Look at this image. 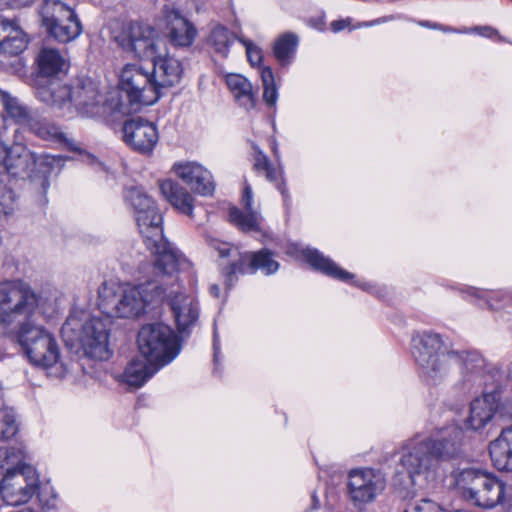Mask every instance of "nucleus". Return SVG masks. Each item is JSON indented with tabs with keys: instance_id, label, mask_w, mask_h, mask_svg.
Listing matches in <instances>:
<instances>
[{
	"instance_id": "4c0bfd02",
	"label": "nucleus",
	"mask_w": 512,
	"mask_h": 512,
	"mask_svg": "<svg viewBox=\"0 0 512 512\" xmlns=\"http://www.w3.org/2000/svg\"><path fill=\"white\" fill-rule=\"evenodd\" d=\"M19 431V421L13 408H0V440L12 439Z\"/></svg>"
},
{
	"instance_id": "39448f33",
	"label": "nucleus",
	"mask_w": 512,
	"mask_h": 512,
	"mask_svg": "<svg viewBox=\"0 0 512 512\" xmlns=\"http://www.w3.org/2000/svg\"><path fill=\"white\" fill-rule=\"evenodd\" d=\"M110 322L83 309H73L61 328L65 345L76 354L104 361L111 356Z\"/></svg>"
},
{
	"instance_id": "f3484780",
	"label": "nucleus",
	"mask_w": 512,
	"mask_h": 512,
	"mask_svg": "<svg viewBox=\"0 0 512 512\" xmlns=\"http://www.w3.org/2000/svg\"><path fill=\"white\" fill-rule=\"evenodd\" d=\"M36 97L63 115H71L72 88L57 79L37 83Z\"/></svg>"
},
{
	"instance_id": "2eb2a0df",
	"label": "nucleus",
	"mask_w": 512,
	"mask_h": 512,
	"mask_svg": "<svg viewBox=\"0 0 512 512\" xmlns=\"http://www.w3.org/2000/svg\"><path fill=\"white\" fill-rule=\"evenodd\" d=\"M122 133L124 143L142 155H151L159 140L156 125L142 117L126 120Z\"/></svg>"
},
{
	"instance_id": "c9c22d12",
	"label": "nucleus",
	"mask_w": 512,
	"mask_h": 512,
	"mask_svg": "<svg viewBox=\"0 0 512 512\" xmlns=\"http://www.w3.org/2000/svg\"><path fill=\"white\" fill-rule=\"evenodd\" d=\"M234 39L235 36L226 27L217 25L211 30L208 43L214 48L216 53L225 57L228 55L229 48Z\"/></svg>"
},
{
	"instance_id": "a211bd4d",
	"label": "nucleus",
	"mask_w": 512,
	"mask_h": 512,
	"mask_svg": "<svg viewBox=\"0 0 512 512\" xmlns=\"http://www.w3.org/2000/svg\"><path fill=\"white\" fill-rule=\"evenodd\" d=\"M177 177L182 179L191 189L202 195L210 196L214 193L215 183L212 174L196 162L177 163L173 166Z\"/></svg>"
},
{
	"instance_id": "864d4df0",
	"label": "nucleus",
	"mask_w": 512,
	"mask_h": 512,
	"mask_svg": "<svg viewBox=\"0 0 512 512\" xmlns=\"http://www.w3.org/2000/svg\"><path fill=\"white\" fill-rule=\"evenodd\" d=\"M297 251V246L296 245H291L288 249V253L289 254H294V252Z\"/></svg>"
},
{
	"instance_id": "79ce46f5",
	"label": "nucleus",
	"mask_w": 512,
	"mask_h": 512,
	"mask_svg": "<svg viewBox=\"0 0 512 512\" xmlns=\"http://www.w3.org/2000/svg\"><path fill=\"white\" fill-rule=\"evenodd\" d=\"M238 40L244 45L248 61L252 66L260 65L263 59L261 49L252 41L238 37Z\"/></svg>"
},
{
	"instance_id": "423d86ee",
	"label": "nucleus",
	"mask_w": 512,
	"mask_h": 512,
	"mask_svg": "<svg viewBox=\"0 0 512 512\" xmlns=\"http://www.w3.org/2000/svg\"><path fill=\"white\" fill-rule=\"evenodd\" d=\"M411 344L413 358L430 385H438L446 380L452 367L462 360L458 352L446 349L438 333L418 332L413 335Z\"/></svg>"
},
{
	"instance_id": "c03bdc74",
	"label": "nucleus",
	"mask_w": 512,
	"mask_h": 512,
	"mask_svg": "<svg viewBox=\"0 0 512 512\" xmlns=\"http://www.w3.org/2000/svg\"><path fill=\"white\" fill-rule=\"evenodd\" d=\"M404 512H446L437 503L423 499L420 503L414 505L411 511L405 510Z\"/></svg>"
},
{
	"instance_id": "a878e982",
	"label": "nucleus",
	"mask_w": 512,
	"mask_h": 512,
	"mask_svg": "<svg viewBox=\"0 0 512 512\" xmlns=\"http://www.w3.org/2000/svg\"><path fill=\"white\" fill-rule=\"evenodd\" d=\"M214 247L219 252V256L222 258L230 256L232 252H235L238 254V259L234 260L229 266V271L227 274L229 282L233 281V278L236 274H253V273H255L254 267H252L254 253H251V252L239 253L237 249H232L226 243L216 242Z\"/></svg>"
},
{
	"instance_id": "5701e85b",
	"label": "nucleus",
	"mask_w": 512,
	"mask_h": 512,
	"mask_svg": "<svg viewBox=\"0 0 512 512\" xmlns=\"http://www.w3.org/2000/svg\"><path fill=\"white\" fill-rule=\"evenodd\" d=\"M300 253L313 269L330 277L342 281H348L354 277L353 274L339 267L335 262L330 258L325 257L317 249L305 248L302 249Z\"/></svg>"
},
{
	"instance_id": "2f4dec72",
	"label": "nucleus",
	"mask_w": 512,
	"mask_h": 512,
	"mask_svg": "<svg viewBox=\"0 0 512 512\" xmlns=\"http://www.w3.org/2000/svg\"><path fill=\"white\" fill-rule=\"evenodd\" d=\"M47 34L60 43H68L76 39L82 33V24L74 14L69 20L56 21L55 24L43 26Z\"/></svg>"
},
{
	"instance_id": "4468645a",
	"label": "nucleus",
	"mask_w": 512,
	"mask_h": 512,
	"mask_svg": "<svg viewBox=\"0 0 512 512\" xmlns=\"http://www.w3.org/2000/svg\"><path fill=\"white\" fill-rule=\"evenodd\" d=\"M348 494L356 504L374 501L386 487L384 475L374 469H354L349 472Z\"/></svg>"
},
{
	"instance_id": "ddd939ff",
	"label": "nucleus",
	"mask_w": 512,
	"mask_h": 512,
	"mask_svg": "<svg viewBox=\"0 0 512 512\" xmlns=\"http://www.w3.org/2000/svg\"><path fill=\"white\" fill-rule=\"evenodd\" d=\"M11 174L20 177L31 178L32 181L39 180L43 192L49 187L48 167L44 161L38 158L33 152L22 145L13 146L7 149V157L3 160Z\"/></svg>"
},
{
	"instance_id": "bb28decb",
	"label": "nucleus",
	"mask_w": 512,
	"mask_h": 512,
	"mask_svg": "<svg viewBox=\"0 0 512 512\" xmlns=\"http://www.w3.org/2000/svg\"><path fill=\"white\" fill-rule=\"evenodd\" d=\"M252 148L254 150L253 153V168L257 172H264L266 179L270 182H275L277 189L280 191L284 203L287 204L289 200V193L287 188L285 187L284 181L278 182L279 178L282 176V171L273 167L270 160L267 156L260 150V148L253 144Z\"/></svg>"
},
{
	"instance_id": "c85d7f7f",
	"label": "nucleus",
	"mask_w": 512,
	"mask_h": 512,
	"mask_svg": "<svg viewBox=\"0 0 512 512\" xmlns=\"http://www.w3.org/2000/svg\"><path fill=\"white\" fill-rule=\"evenodd\" d=\"M160 367L147 360L134 359L125 368L122 378L129 386L140 387L152 377Z\"/></svg>"
},
{
	"instance_id": "6e6552de",
	"label": "nucleus",
	"mask_w": 512,
	"mask_h": 512,
	"mask_svg": "<svg viewBox=\"0 0 512 512\" xmlns=\"http://www.w3.org/2000/svg\"><path fill=\"white\" fill-rule=\"evenodd\" d=\"M456 485L464 499L483 509H492L505 501V484L479 469L461 470L456 477Z\"/></svg>"
},
{
	"instance_id": "6ab92c4d",
	"label": "nucleus",
	"mask_w": 512,
	"mask_h": 512,
	"mask_svg": "<svg viewBox=\"0 0 512 512\" xmlns=\"http://www.w3.org/2000/svg\"><path fill=\"white\" fill-rule=\"evenodd\" d=\"M101 96L97 85L90 79L78 80L72 88L71 113L73 107L81 114L92 117L99 113Z\"/></svg>"
},
{
	"instance_id": "6e6d98bb",
	"label": "nucleus",
	"mask_w": 512,
	"mask_h": 512,
	"mask_svg": "<svg viewBox=\"0 0 512 512\" xmlns=\"http://www.w3.org/2000/svg\"><path fill=\"white\" fill-rule=\"evenodd\" d=\"M422 25H423V26H427V27H433V28H435V27H436V25H429L428 23H422Z\"/></svg>"
},
{
	"instance_id": "37998d69",
	"label": "nucleus",
	"mask_w": 512,
	"mask_h": 512,
	"mask_svg": "<svg viewBox=\"0 0 512 512\" xmlns=\"http://www.w3.org/2000/svg\"><path fill=\"white\" fill-rule=\"evenodd\" d=\"M468 293L472 296H475V297H478V298H485L487 300V303L489 304L490 307H493L492 304H490V301L493 300L494 298H501V299H506L507 301H512V296L507 293V292H492V293H487V292H484V291H480L476 288H470L468 290Z\"/></svg>"
},
{
	"instance_id": "7c9ffc66",
	"label": "nucleus",
	"mask_w": 512,
	"mask_h": 512,
	"mask_svg": "<svg viewBox=\"0 0 512 512\" xmlns=\"http://www.w3.org/2000/svg\"><path fill=\"white\" fill-rule=\"evenodd\" d=\"M226 84L237 102L245 109L254 108L256 103L255 94L252 91L251 83L240 74H228Z\"/></svg>"
},
{
	"instance_id": "603ef678",
	"label": "nucleus",
	"mask_w": 512,
	"mask_h": 512,
	"mask_svg": "<svg viewBox=\"0 0 512 512\" xmlns=\"http://www.w3.org/2000/svg\"><path fill=\"white\" fill-rule=\"evenodd\" d=\"M88 160H89V163H90L91 165H96V166H99V167H101V166H102V164H101V163H100V162H99L95 157H93V156H89V157H88Z\"/></svg>"
},
{
	"instance_id": "c756f323",
	"label": "nucleus",
	"mask_w": 512,
	"mask_h": 512,
	"mask_svg": "<svg viewBox=\"0 0 512 512\" xmlns=\"http://www.w3.org/2000/svg\"><path fill=\"white\" fill-rule=\"evenodd\" d=\"M39 14L42 26L55 24L56 21L69 20L74 17L75 10L62 0H44Z\"/></svg>"
},
{
	"instance_id": "09e8293b",
	"label": "nucleus",
	"mask_w": 512,
	"mask_h": 512,
	"mask_svg": "<svg viewBox=\"0 0 512 512\" xmlns=\"http://www.w3.org/2000/svg\"><path fill=\"white\" fill-rule=\"evenodd\" d=\"M392 19H393V17H392V16L383 17V18H378V19H376V20H374V21H372V22L368 23L367 25H368V26H371V25L381 24V23H385V22H387V21H390V20H392Z\"/></svg>"
},
{
	"instance_id": "a19ab883",
	"label": "nucleus",
	"mask_w": 512,
	"mask_h": 512,
	"mask_svg": "<svg viewBox=\"0 0 512 512\" xmlns=\"http://www.w3.org/2000/svg\"><path fill=\"white\" fill-rule=\"evenodd\" d=\"M14 195L5 185H0V218L8 216L13 211Z\"/></svg>"
},
{
	"instance_id": "49530a36",
	"label": "nucleus",
	"mask_w": 512,
	"mask_h": 512,
	"mask_svg": "<svg viewBox=\"0 0 512 512\" xmlns=\"http://www.w3.org/2000/svg\"><path fill=\"white\" fill-rule=\"evenodd\" d=\"M349 24H350L349 19L333 21L331 23V29L333 32H340V31L344 30L346 27H348Z\"/></svg>"
},
{
	"instance_id": "3c124183",
	"label": "nucleus",
	"mask_w": 512,
	"mask_h": 512,
	"mask_svg": "<svg viewBox=\"0 0 512 512\" xmlns=\"http://www.w3.org/2000/svg\"><path fill=\"white\" fill-rule=\"evenodd\" d=\"M210 292L212 295H214L215 297H218L219 296V293H220V288L218 285H212L210 287Z\"/></svg>"
},
{
	"instance_id": "de8ad7c7",
	"label": "nucleus",
	"mask_w": 512,
	"mask_h": 512,
	"mask_svg": "<svg viewBox=\"0 0 512 512\" xmlns=\"http://www.w3.org/2000/svg\"><path fill=\"white\" fill-rule=\"evenodd\" d=\"M213 349H214V362L216 364L218 362V355H219V346H218V339H217L216 332H214Z\"/></svg>"
},
{
	"instance_id": "f8f14e48",
	"label": "nucleus",
	"mask_w": 512,
	"mask_h": 512,
	"mask_svg": "<svg viewBox=\"0 0 512 512\" xmlns=\"http://www.w3.org/2000/svg\"><path fill=\"white\" fill-rule=\"evenodd\" d=\"M115 39L123 50L146 59L156 57L164 45L154 28L140 23L130 24Z\"/></svg>"
},
{
	"instance_id": "9d476101",
	"label": "nucleus",
	"mask_w": 512,
	"mask_h": 512,
	"mask_svg": "<svg viewBox=\"0 0 512 512\" xmlns=\"http://www.w3.org/2000/svg\"><path fill=\"white\" fill-rule=\"evenodd\" d=\"M180 260L178 261V263ZM179 265L173 277H161L154 275L153 281L159 283L155 286V298L159 300L168 299L171 309L173 311L178 330L186 332L195 324L198 319V307L193 297L184 294L182 291L173 290L174 284L177 282V273Z\"/></svg>"
},
{
	"instance_id": "f257e3e1",
	"label": "nucleus",
	"mask_w": 512,
	"mask_h": 512,
	"mask_svg": "<svg viewBox=\"0 0 512 512\" xmlns=\"http://www.w3.org/2000/svg\"><path fill=\"white\" fill-rule=\"evenodd\" d=\"M41 298L22 280L0 282V333L17 338L29 361L43 369L58 364L60 351L52 333L32 321Z\"/></svg>"
},
{
	"instance_id": "8fccbe9b",
	"label": "nucleus",
	"mask_w": 512,
	"mask_h": 512,
	"mask_svg": "<svg viewBox=\"0 0 512 512\" xmlns=\"http://www.w3.org/2000/svg\"><path fill=\"white\" fill-rule=\"evenodd\" d=\"M7 157V147L0 141V163Z\"/></svg>"
},
{
	"instance_id": "1a4fd4ad",
	"label": "nucleus",
	"mask_w": 512,
	"mask_h": 512,
	"mask_svg": "<svg viewBox=\"0 0 512 512\" xmlns=\"http://www.w3.org/2000/svg\"><path fill=\"white\" fill-rule=\"evenodd\" d=\"M137 345L141 356L158 367L171 362L180 351L177 335L161 322L143 325L137 335Z\"/></svg>"
},
{
	"instance_id": "72a5a7b5",
	"label": "nucleus",
	"mask_w": 512,
	"mask_h": 512,
	"mask_svg": "<svg viewBox=\"0 0 512 512\" xmlns=\"http://www.w3.org/2000/svg\"><path fill=\"white\" fill-rule=\"evenodd\" d=\"M27 36L20 26L15 23L9 32V37L0 44V53L18 55L27 47Z\"/></svg>"
},
{
	"instance_id": "20e7f679",
	"label": "nucleus",
	"mask_w": 512,
	"mask_h": 512,
	"mask_svg": "<svg viewBox=\"0 0 512 512\" xmlns=\"http://www.w3.org/2000/svg\"><path fill=\"white\" fill-rule=\"evenodd\" d=\"M153 261L139 262L137 269L147 279L145 284L104 282L98 289V308L110 318H136L144 313L149 302L155 297Z\"/></svg>"
},
{
	"instance_id": "b1692460",
	"label": "nucleus",
	"mask_w": 512,
	"mask_h": 512,
	"mask_svg": "<svg viewBox=\"0 0 512 512\" xmlns=\"http://www.w3.org/2000/svg\"><path fill=\"white\" fill-rule=\"evenodd\" d=\"M160 190L175 209L189 217L193 216L194 199L186 188L172 180H165L160 183Z\"/></svg>"
},
{
	"instance_id": "dca6fc26",
	"label": "nucleus",
	"mask_w": 512,
	"mask_h": 512,
	"mask_svg": "<svg viewBox=\"0 0 512 512\" xmlns=\"http://www.w3.org/2000/svg\"><path fill=\"white\" fill-rule=\"evenodd\" d=\"M153 70L151 75L155 88L158 90V98H160L164 90L177 85L183 74L181 62L168 55H162L161 52L153 59Z\"/></svg>"
},
{
	"instance_id": "4be33fe9",
	"label": "nucleus",
	"mask_w": 512,
	"mask_h": 512,
	"mask_svg": "<svg viewBox=\"0 0 512 512\" xmlns=\"http://www.w3.org/2000/svg\"><path fill=\"white\" fill-rule=\"evenodd\" d=\"M489 455L497 470L512 472V426L503 428L499 436L490 442Z\"/></svg>"
},
{
	"instance_id": "58836bf2",
	"label": "nucleus",
	"mask_w": 512,
	"mask_h": 512,
	"mask_svg": "<svg viewBox=\"0 0 512 512\" xmlns=\"http://www.w3.org/2000/svg\"><path fill=\"white\" fill-rule=\"evenodd\" d=\"M261 79L263 83V100L268 106H275L278 99V91L275 85V79L270 67H264L261 70Z\"/></svg>"
},
{
	"instance_id": "9b49d317",
	"label": "nucleus",
	"mask_w": 512,
	"mask_h": 512,
	"mask_svg": "<svg viewBox=\"0 0 512 512\" xmlns=\"http://www.w3.org/2000/svg\"><path fill=\"white\" fill-rule=\"evenodd\" d=\"M119 87L132 106H150L159 100L151 72L138 64H126L122 68Z\"/></svg>"
},
{
	"instance_id": "f704fd0d",
	"label": "nucleus",
	"mask_w": 512,
	"mask_h": 512,
	"mask_svg": "<svg viewBox=\"0 0 512 512\" xmlns=\"http://www.w3.org/2000/svg\"><path fill=\"white\" fill-rule=\"evenodd\" d=\"M30 130L44 140L63 141L65 135L60 127L46 119L33 118L29 120Z\"/></svg>"
},
{
	"instance_id": "473e14b6",
	"label": "nucleus",
	"mask_w": 512,
	"mask_h": 512,
	"mask_svg": "<svg viewBox=\"0 0 512 512\" xmlns=\"http://www.w3.org/2000/svg\"><path fill=\"white\" fill-rule=\"evenodd\" d=\"M298 45V38L292 33L280 36L274 44V55L281 65L291 62Z\"/></svg>"
},
{
	"instance_id": "0eeeda50",
	"label": "nucleus",
	"mask_w": 512,
	"mask_h": 512,
	"mask_svg": "<svg viewBox=\"0 0 512 512\" xmlns=\"http://www.w3.org/2000/svg\"><path fill=\"white\" fill-rule=\"evenodd\" d=\"M0 467L7 472L0 482V496L11 506L27 503L39 489L36 470L22 463V452L16 448H0Z\"/></svg>"
},
{
	"instance_id": "ea45409f",
	"label": "nucleus",
	"mask_w": 512,
	"mask_h": 512,
	"mask_svg": "<svg viewBox=\"0 0 512 512\" xmlns=\"http://www.w3.org/2000/svg\"><path fill=\"white\" fill-rule=\"evenodd\" d=\"M252 267H254V271L260 269L266 275H271L278 271L279 263L273 259L272 252L262 249L254 253Z\"/></svg>"
},
{
	"instance_id": "cd10ccee",
	"label": "nucleus",
	"mask_w": 512,
	"mask_h": 512,
	"mask_svg": "<svg viewBox=\"0 0 512 512\" xmlns=\"http://www.w3.org/2000/svg\"><path fill=\"white\" fill-rule=\"evenodd\" d=\"M37 64L40 74L37 78V83H39L51 80L50 77L61 72L65 61L58 50L43 48L37 57Z\"/></svg>"
},
{
	"instance_id": "e433bc0d",
	"label": "nucleus",
	"mask_w": 512,
	"mask_h": 512,
	"mask_svg": "<svg viewBox=\"0 0 512 512\" xmlns=\"http://www.w3.org/2000/svg\"><path fill=\"white\" fill-rule=\"evenodd\" d=\"M1 99L5 112L9 117L16 122L27 123L29 125V120L33 119V117L30 116V112L26 106L22 105L17 98L12 97L6 92L1 94Z\"/></svg>"
},
{
	"instance_id": "aec40b11",
	"label": "nucleus",
	"mask_w": 512,
	"mask_h": 512,
	"mask_svg": "<svg viewBox=\"0 0 512 512\" xmlns=\"http://www.w3.org/2000/svg\"><path fill=\"white\" fill-rule=\"evenodd\" d=\"M166 35L175 47H189L194 42L197 30L178 10L166 14Z\"/></svg>"
},
{
	"instance_id": "f03ea898",
	"label": "nucleus",
	"mask_w": 512,
	"mask_h": 512,
	"mask_svg": "<svg viewBox=\"0 0 512 512\" xmlns=\"http://www.w3.org/2000/svg\"><path fill=\"white\" fill-rule=\"evenodd\" d=\"M124 200L133 209L144 244L152 254L155 275L168 279L173 277L180 254L163 235L162 215L154 201L140 187L127 188Z\"/></svg>"
},
{
	"instance_id": "412c9836",
	"label": "nucleus",
	"mask_w": 512,
	"mask_h": 512,
	"mask_svg": "<svg viewBox=\"0 0 512 512\" xmlns=\"http://www.w3.org/2000/svg\"><path fill=\"white\" fill-rule=\"evenodd\" d=\"M500 405V395L497 391L484 393L474 399L470 405L468 425L473 430L485 427L494 417Z\"/></svg>"
},
{
	"instance_id": "a18cd8bd",
	"label": "nucleus",
	"mask_w": 512,
	"mask_h": 512,
	"mask_svg": "<svg viewBox=\"0 0 512 512\" xmlns=\"http://www.w3.org/2000/svg\"><path fill=\"white\" fill-rule=\"evenodd\" d=\"M33 2L34 0H0V4L4 3L12 7H25L31 5Z\"/></svg>"
},
{
	"instance_id": "5fc2aeb1",
	"label": "nucleus",
	"mask_w": 512,
	"mask_h": 512,
	"mask_svg": "<svg viewBox=\"0 0 512 512\" xmlns=\"http://www.w3.org/2000/svg\"><path fill=\"white\" fill-rule=\"evenodd\" d=\"M273 152H274V154H275V155H277V153H278V149H277V146H276V145H274V146H273Z\"/></svg>"
},
{
	"instance_id": "393cba45",
	"label": "nucleus",
	"mask_w": 512,
	"mask_h": 512,
	"mask_svg": "<svg viewBox=\"0 0 512 512\" xmlns=\"http://www.w3.org/2000/svg\"><path fill=\"white\" fill-rule=\"evenodd\" d=\"M242 202L247 213L232 207L229 210V220L243 231L256 230L259 226V216L252 211V189L249 185L245 186Z\"/></svg>"
},
{
	"instance_id": "7ed1b4c3",
	"label": "nucleus",
	"mask_w": 512,
	"mask_h": 512,
	"mask_svg": "<svg viewBox=\"0 0 512 512\" xmlns=\"http://www.w3.org/2000/svg\"><path fill=\"white\" fill-rule=\"evenodd\" d=\"M464 431L460 426L451 425L442 429L435 437L410 439L403 447L400 463L411 481L415 477L428 478L443 461L460 456L463 452Z\"/></svg>"
}]
</instances>
